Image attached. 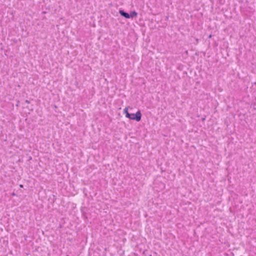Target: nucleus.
<instances>
[{"label": "nucleus", "mask_w": 256, "mask_h": 256, "mask_svg": "<svg viewBox=\"0 0 256 256\" xmlns=\"http://www.w3.org/2000/svg\"><path fill=\"white\" fill-rule=\"evenodd\" d=\"M128 118L140 122L142 118V114L140 110H138L136 114H130V118Z\"/></svg>", "instance_id": "f257e3e1"}, {"label": "nucleus", "mask_w": 256, "mask_h": 256, "mask_svg": "<svg viewBox=\"0 0 256 256\" xmlns=\"http://www.w3.org/2000/svg\"><path fill=\"white\" fill-rule=\"evenodd\" d=\"M119 13L122 16L124 17L125 18H130L129 14L126 12L124 10H119Z\"/></svg>", "instance_id": "f03ea898"}, {"label": "nucleus", "mask_w": 256, "mask_h": 256, "mask_svg": "<svg viewBox=\"0 0 256 256\" xmlns=\"http://www.w3.org/2000/svg\"><path fill=\"white\" fill-rule=\"evenodd\" d=\"M138 15V13L136 12L135 11H132L129 14L130 18H134L136 16Z\"/></svg>", "instance_id": "7ed1b4c3"}, {"label": "nucleus", "mask_w": 256, "mask_h": 256, "mask_svg": "<svg viewBox=\"0 0 256 256\" xmlns=\"http://www.w3.org/2000/svg\"><path fill=\"white\" fill-rule=\"evenodd\" d=\"M124 114H126V118H130V114L128 112V108H126L124 110Z\"/></svg>", "instance_id": "20e7f679"}, {"label": "nucleus", "mask_w": 256, "mask_h": 256, "mask_svg": "<svg viewBox=\"0 0 256 256\" xmlns=\"http://www.w3.org/2000/svg\"><path fill=\"white\" fill-rule=\"evenodd\" d=\"M26 102H27V103H29V102H28V100H26Z\"/></svg>", "instance_id": "39448f33"}, {"label": "nucleus", "mask_w": 256, "mask_h": 256, "mask_svg": "<svg viewBox=\"0 0 256 256\" xmlns=\"http://www.w3.org/2000/svg\"><path fill=\"white\" fill-rule=\"evenodd\" d=\"M149 256H152V255H150Z\"/></svg>", "instance_id": "423d86ee"}]
</instances>
